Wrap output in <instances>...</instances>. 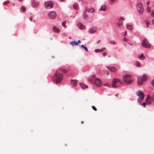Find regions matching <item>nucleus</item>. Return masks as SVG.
I'll list each match as a JSON object with an SVG mask.
<instances>
[{
    "instance_id": "obj_1",
    "label": "nucleus",
    "mask_w": 154,
    "mask_h": 154,
    "mask_svg": "<svg viewBox=\"0 0 154 154\" xmlns=\"http://www.w3.org/2000/svg\"><path fill=\"white\" fill-rule=\"evenodd\" d=\"M67 72L66 70L63 69L61 68L58 69L53 77V81L57 83H60L63 80V75Z\"/></svg>"
},
{
    "instance_id": "obj_2",
    "label": "nucleus",
    "mask_w": 154,
    "mask_h": 154,
    "mask_svg": "<svg viewBox=\"0 0 154 154\" xmlns=\"http://www.w3.org/2000/svg\"><path fill=\"white\" fill-rule=\"evenodd\" d=\"M123 79L126 83L130 84L132 83L131 76L130 75L126 74L123 77Z\"/></svg>"
},
{
    "instance_id": "obj_3",
    "label": "nucleus",
    "mask_w": 154,
    "mask_h": 154,
    "mask_svg": "<svg viewBox=\"0 0 154 154\" xmlns=\"http://www.w3.org/2000/svg\"><path fill=\"white\" fill-rule=\"evenodd\" d=\"M142 77L143 78L140 76L137 77V83L139 85H142L143 81H146L148 79L147 76L145 74L143 75Z\"/></svg>"
},
{
    "instance_id": "obj_4",
    "label": "nucleus",
    "mask_w": 154,
    "mask_h": 154,
    "mask_svg": "<svg viewBox=\"0 0 154 154\" xmlns=\"http://www.w3.org/2000/svg\"><path fill=\"white\" fill-rule=\"evenodd\" d=\"M137 95L139 97L137 100L138 101L139 103H140L144 99V94L142 91H139L137 92Z\"/></svg>"
},
{
    "instance_id": "obj_5",
    "label": "nucleus",
    "mask_w": 154,
    "mask_h": 154,
    "mask_svg": "<svg viewBox=\"0 0 154 154\" xmlns=\"http://www.w3.org/2000/svg\"><path fill=\"white\" fill-rule=\"evenodd\" d=\"M137 10L139 14H142L143 10L142 3L141 2H140L137 5Z\"/></svg>"
},
{
    "instance_id": "obj_6",
    "label": "nucleus",
    "mask_w": 154,
    "mask_h": 154,
    "mask_svg": "<svg viewBox=\"0 0 154 154\" xmlns=\"http://www.w3.org/2000/svg\"><path fill=\"white\" fill-rule=\"evenodd\" d=\"M142 45L143 47L146 48H150L151 47L150 44L147 41L146 38L144 39L143 41Z\"/></svg>"
},
{
    "instance_id": "obj_7",
    "label": "nucleus",
    "mask_w": 154,
    "mask_h": 154,
    "mask_svg": "<svg viewBox=\"0 0 154 154\" xmlns=\"http://www.w3.org/2000/svg\"><path fill=\"white\" fill-rule=\"evenodd\" d=\"M45 8L48 9L52 8L53 7V4L51 1L46 2L44 3Z\"/></svg>"
},
{
    "instance_id": "obj_8",
    "label": "nucleus",
    "mask_w": 154,
    "mask_h": 154,
    "mask_svg": "<svg viewBox=\"0 0 154 154\" xmlns=\"http://www.w3.org/2000/svg\"><path fill=\"white\" fill-rule=\"evenodd\" d=\"M57 16L56 13L53 11L49 12L48 14V16L50 18L53 19L55 18Z\"/></svg>"
},
{
    "instance_id": "obj_9",
    "label": "nucleus",
    "mask_w": 154,
    "mask_h": 154,
    "mask_svg": "<svg viewBox=\"0 0 154 154\" xmlns=\"http://www.w3.org/2000/svg\"><path fill=\"white\" fill-rule=\"evenodd\" d=\"M94 84L96 86L100 87L101 85V83L100 79L98 78L96 79L94 81Z\"/></svg>"
},
{
    "instance_id": "obj_10",
    "label": "nucleus",
    "mask_w": 154,
    "mask_h": 154,
    "mask_svg": "<svg viewBox=\"0 0 154 154\" xmlns=\"http://www.w3.org/2000/svg\"><path fill=\"white\" fill-rule=\"evenodd\" d=\"M118 82H119L120 83H121V82H120V81L118 79H114L112 83V86L114 88L117 87L118 86H116V85Z\"/></svg>"
},
{
    "instance_id": "obj_11",
    "label": "nucleus",
    "mask_w": 154,
    "mask_h": 154,
    "mask_svg": "<svg viewBox=\"0 0 154 154\" xmlns=\"http://www.w3.org/2000/svg\"><path fill=\"white\" fill-rule=\"evenodd\" d=\"M81 43V41L80 40H79L77 42H76L75 41H72V42H70V45L73 46L74 45H77L78 43Z\"/></svg>"
},
{
    "instance_id": "obj_12",
    "label": "nucleus",
    "mask_w": 154,
    "mask_h": 154,
    "mask_svg": "<svg viewBox=\"0 0 154 154\" xmlns=\"http://www.w3.org/2000/svg\"><path fill=\"white\" fill-rule=\"evenodd\" d=\"M78 27L80 29L82 30L85 29V26L82 23H79L77 25Z\"/></svg>"
},
{
    "instance_id": "obj_13",
    "label": "nucleus",
    "mask_w": 154,
    "mask_h": 154,
    "mask_svg": "<svg viewBox=\"0 0 154 154\" xmlns=\"http://www.w3.org/2000/svg\"><path fill=\"white\" fill-rule=\"evenodd\" d=\"M107 68L111 71L116 72L117 71L116 69L114 67H110L107 66Z\"/></svg>"
},
{
    "instance_id": "obj_14",
    "label": "nucleus",
    "mask_w": 154,
    "mask_h": 154,
    "mask_svg": "<svg viewBox=\"0 0 154 154\" xmlns=\"http://www.w3.org/2000/svg\"><path fill=\"white\" fill-rule=\"evenodd\" d=\"M32 5L34 7H37L39 5L38 2L34 1L32 2Z\"/></svg>"
},
{
    "instance_id": "obj_15",
    "label": "nucleus",
    "mask_w": 154,
    "mask_h": 154,
    "mask_svg": "<svg viewBox=\"0 0 154 154\" xmlns=\"http://www.w3.org/2000/svg\"><path fill=\"white\" fill-rule=\"evenodd\" d=\"M73 8L76 10L79 9V7L78 4L77 3H75L73 5Z\"/></svg>"
},
{
    "instance_id": "obj_16",
    "label": "nucleus",
    "mask_w": 154,
    "mask_h": 154,
    "mask_svg": "<svg viewBox=\"0 0 154 154\" xmlns=\"http://www.w3.org/2000/svg\"><path fill=\"white\" fill-rule=\"evenodd\" d=\"M88 32L90 34H93L96 32V31L94 28H91L89 29Z\"/></svg>"
},
{
    "instance_id": "obj_17",
    "label": "nucleus",
    "mask_w": 154,
    "mask_h": 154,
    "mask_svg": "<svg viewBox=\"0 0 154 154\" xmlns=\"http://www.w3.org/2000/svg\"><path fill=\"white\" fill-rule=\"evenodd\" d=\"M100 11H104L106 10V7L105 5H103L99 9Z\"/></svg>"
},
{
    "instance_id": "obj_18",
    "label": "nucleus",
    "mask_w": 154,
    "mask_h": 154,
    "mask_svg": "<svg viewBox=\"0 0 154 154\" xmlns=\"http://www.w3.org/2000/svg\"><path fill=\"white\" fill-rule=\"evenodd\" d=\"M71 82L72 85L74 86H75L76 85V84L78 82L77 80H72Z\"/></svg>"
},
{
    "instance_id": "obj_19",
    "label": "nucleus",
    "mask_w": 154,
    "mask_h": 154,
    "mask_svg": "<svg viewBox=\"0 0 154 154\" xmlns=\"http://www.w3.org/2000/svg\"><path fill=\"white\" fill-rule=\"evenodd\" d=\"M150 99L151 97L150 95H148L146 100V103L149 104L150 103Z\"/></svg>"
},
{
    "instance_id": "obj_20",
    "label": "nucleus",
    "mask_w": 154,
    "mask_h": 154,
    "mask_svg": "<svg viewBox=\"0 0 154 154\" xmlns=\"http://www.w3.org/2000/svg\"><path fill=\"white\" fill-rule=\"evenodd\" d=\"M53 30L55 32L58 33L60 32L59 29L58 28H56L55 26H54L53 27Z\"/></svg>"
},
{
    "instance_id": "obj_21",
    "label": "nucleus",
    "mask_w": 154,
    "mask_h": 154,
    "mask_svg": "<svg viewBox=\"0 0 154 154\" xmlns=\"http://www.w3.org/2000/svg\"><path fill=\"white\" fill-rule=\"evenodd\" d=\"M80 86L82 88H86L88 87V86L87 85L82 83H80Z\"/></svg>"
},
{
    "instance_id": "obj_22",
    "label": "nucleus",
    "mask_w": 154,
    "mask_h": 154,
    "mask_svg": "<svg viewBox=\"0 0 154 154\" xmlns=\"http://www.w3.org/2000/svg\"><path fill=\"white\" fill-rule=\"evenodd\" d=\"M138 58L140 60H143L145 58V57L143 55V54H142L140 55L139 56Z\"/></svg>"
},
{
    "instance_id": "obj_23",
    "label": "nucleus",
    "mask_w": 154,
    "mask_h": 154,
    "mask_svg": "<svg viewBox=\"0 0 154 154\" xmlns=\"http://www.w3.org/2000/svg\"><path fill=\"white\" fill-rule=\"evenodd\" d=\"M122 24V22L120 20H119L118 22L117 23L116 25L118 27H120Z\"/></svg>"
},
{
    "instance_id": "obj_24",
    "label": "nucleus",
    "mask_w": 154,
    "mask_h": 154,
    "mask_svg": "<svg viewBox=\"0 0 154 154\" xmlns=\"http://www.w3.org/2000/svg\"><path fill=\"white\" fill-rule=\"evenodd\" d=\"M127 28L130 30H131L133 29L132 26L131 25L128 24L127 25Z\"/></svg>"
},
{
    "instance_id": "obj_25",
    "label": "nucleus",
    "mask_w": 154,
    "mask_h": 154,
    "mask_svg": "<svg viewBox=\"0 0 154 154\" xmlns=\"http://www.w3.org/2000/svg\"><path fill=\"white\" fill-rule=\"evenodd\" d=\"M94 9L93 8H90L88 11V12L90 13H93L94 12Z\"/></svg>"
},
{
    "instance_id": "obj_26",
    "label": "nucleus",
    "mask_w": 154,
    "mask_h": 154,
    "mask_svg": "<svg viewBox=\"0 0 154 154\" xmlns=\"http://www.w3.org/2000/svg\"><path fill=\"white\" fill-rule=\"evenodd\" d=\"M96 49L95 50V52L96 53H97L99 52H101L103 51V49Z\"/></svg>"
},
{
    "instance_id": "obj_27",
    "label": "nucleus",
    "mask_w": 154,
    "mask_h": 154,
    "mask_svg": "<svg viewBox=\"0 0 154 154\" xmlns=\"http://www.w3.org/2000/svg\"><path fill=\"white\" fill-rule=\"evenodd\" d=\"M136 65L137 66V67H139L141 66V65L140 63L138 61H137L136 63Z\"/></svg>"
},
{
    "instance_id": "obj_28",
    "label": "nucleus",
    "mask_w": 154,
    "mask_h": 154,
    "mask_svg": "<svg viewBox=\"0 0 154 154\" xmlns=\"http://www.w3.org/2000/svg\"><path fill=\"white\" fill-rule=\"evenodd\" d=\"M83 17L84 19H85L87 18L88 15H87L85 13H84L83 14Z\"/></svg>"
},
{
    "instance_id": "obj_29",
    "label": "nucleus",
    "mask_w": 154,
    "mask_h": 154,
    "mask_svg": "<svg viewBox=\"0 0 154 154\" xmlns=\"http://www.w3.org/2000/svg\"><path fill=\"white\" fill-rule=\"evenodd\" d=\"M66 23V21H63L62 22V25L64 28H65L66 27V26L65 25Z\"/></svg>"
},
{
    "instance_id": "obj_30",
    "label": "nucleus",
    "mask_w": 154,
    "mask_h": 154,
    "mask_svg": "<svg viewBox=\"0 0 154 154\" xmlns=\"http://www.w3.org/2000/svg\"><path fill=\"white\" fill-rule=\"evenodd\" d=\"M144 22L146 23L147 27H148L149 26V22L147 20H145Z\"/></svg>"
},
{
    "instance_id": "obj_31",
    "label": "nucleus",
    "mask_w": 154,
    "mask_h": 154,
    "mask_svg": "<svg viewBox=\"0 0 154 154\" xmlns=\"http://www.w3.org/2000/svg\"><path fill=\"white\" fill-rule=\"evenodd\" d=\"M147 11L149 12H150V8L148 6L147 7Z\"/></svg>"
},
{
    "instance_id": "obj_32",
    "label": "nucleus",
    "mask_w": 154,
    "mask_h": 154,
    "mask_svg": "<svg viewBox=\"0 0 154 154\" xmlns=\"http://www.w3.org/2000/svg\"><path fill=\"white\" fill-rule=\"evenodd\" d=\"M9 2V1H5L3 2V4L5 5L8 4Z\"/></svg>"
},
{
    "instance_id": "obj_33",
    "label": "nucleus",
    "mask_w": 154,
    "mask_h": 154,
    "mask_svg": "<svg viewBox=\"0 0 154 154\" xmlns=\"http://www.w3.org/2000/svg\"><path fill=\"white\" fill-rule=\"evenodd\" d=\"M109 42L112 44H115V42L114 41H110Z\"/></svg>"
},
{
    "instance_id": "obj_34",
    "label": "nucleus",
    "mask_w": 154,
    "mask_h": 154,
    "mask_svg": "<svg viewBox=\"0 0 154 154\" xmlns=\"http://www.w3.org/2000/svg\"><path fill=\"white\" fill-rule=\"evenodd\" d=\"M92 108L95 111H97V108L94 106H92Z\"/></svg>"
},
{
    "instance_id": "obj_35",
    "label": "nucleus",
    "mask_w": 154,
    "mask_h": 154,
    "mask_svg": "<svg viewBox=\"0 0 154 154\" xmlns=\"http://www.w3.org/2000/svg\"><path fill=\"white\" fill-rule=\"evenodd\" d=\"M21 10H22V11H25L26 9H25V8H24L21 7Z\"/></svg>"
},
{
    "instance_id": "obj_36",
    "label": "nucleus",
    "mask_w": 154,
    "mask_h": 154,
    "mask_svg": "<svg viewBox=\"0 0 154 154\" xmlns=\"http://www.w3.org/2000/svg\"><path fill=\"white\" fill-rule=\"evenodd\" d=\"M81 47L82 48H87V47L85 46L84 45H81Z\"/></svg>"
},
{
    "instance_id": "obj_37",
    "label": "nucleus",
    "mask_w": 154,
    "mask_h": 154,
    "mask_svg": "<svg viewBox=\"0 0 154 154\" xmlns=\"http://www.w3.org/2000/svg\"><path fill=\"white\" fill-rule=\"evenodd\" d=\"M151 84L152 86H154V80H153L152 82H151Z\"/></svg>"
},
{
    "instance_id": "obj_38",
    "label": "nucleus",
    "mask_w": 154,
    "mask_h": 154,
    "mask_svg": "<svg viewBox=\"0 0 154 154\" xmlns=\"http://www.w3.org/2000/svg\"><path fill=\"white\" fill-rule=\"evenodd\" d=\"M147 6L149 4V1H148L147 2Z\"/></svg>"
},
{
    "instance_id": "obj_39",
    "label": "nucleus",
    "mask_w": 154,
    "mask_h": 154,
    "mask_svg": "<svg viewBox=\"0 0 154 154\" xmlns=\"http://www.w3.org/2000/svg\"><path fill=\"white\" fill-rule=\"evenodd\" d=\"M151 15H152V16L153 17H154V12H153L152 13H151Z\"/></svg>"
},
{
    "instance_id": "obj_40",
    "label": "nucleus",
    "mask_w": 154,
    "mask_h": 154,
    "mask_svg": "<svg viewBox=\"0 0 154 154\" xmlns=\"http://www.w3.org/2000/svg\"><path fill=\"white\" fill-rule=\"evenodd\" d=\"M102 55L104 56H105L106 55V54L105 53H103L102 54Z\"/></svg>"
},
{
    "instance_id": "obj_41",
    "label": "nucleus",
    "mask_w": 154,
    "mask_h": 154,
    "mask_svg": "<svg viewBox=\"0 0 154 154\" xmlns=\"http://www.w3.org/2000/svg\"><path fill=\"white\" fill-rule=\"evenodd\" d=\"M142 105H143V106L144 107H145V103L144 102L143 103H142Z\"/></svg>"
},
{
    "instance_id": "obj_42",
    "label": "nucleus",
    "mask_w": 154,
    "mask_h": 154,
    "mask_svg": "<svg viewBox=\"0 0 154 154\" xmlns=\"http://www.w3.org/2000/svg\"><path fill=\"white\" fill-rule=\"evenodd\" d=\"M125 34L124 35V36H125V35H126V33H127V32H126V31H125Z\"/></svg>"
},
{
    "instance_id": "obj_43",
    "label": "nucleus",
    "mask_w": 154,
    "mask_h": 154,
    "mask_svg": "<svg viewBox=\"0 0 154 154\" xmlns=\"http://www.w3.org/2000/svg\"><path fill=\"white\" fill-rule=\"evenodd\" d=\"M152 23L153 24H154V19L152 20Z\"/></svg>"
},
{
    "instance_id": "obj_44",
    "label": "nucleus",
    "mask_w": 154,
    "mask_h": 154,
    "mask_svg": "<svg viewBox=\"0 0 154 154\" xmlns=\"http://www.w3.org/2000/svg\"><path fill=\"white\" fill-rule=\"evenodd\" d=\"M120 18H121L122 20H125L124 19V18H123V17H120Z\"/></svg>"
},
{
    "instance_id": "obj_45",
    "label": "nucleus",
    "mask_w": 154,
    "mask_h": 154,
    "mask_svg": "<svg viewBox=\"0 0 154 154\" xmlns=\"http://www.w3.org/2000/svg\"><path fill=\"white\" fill-rule=\"evenodd\" d=\"M29 19L31 21L32 20V17H29Z\"/></svg>"
},
{
    "instance_id": "obj_46",
    "label": "nucleus",
    "mask_w": 154,
    "mask_h": 154,
    "mask_svg": "<svg viewBox=\"0 0 154 154\" xmlns=\"http://www.w3.org/2000/svg\"><path fill=\"white\" fill-rule=\"evenodd\" d=\"M152 97V99L154 100V94H153Z\"/></svg>"
},
{
    "instance_id": "obj_47",
    "label": "nucleus",
    "mask_w": 154,
    "mask_h": 154,
    "mask_svg": "<svg viewBox=\"0 0 154 154\" xmlns=\"http://www.w3.org/2000/svg\"><path fill=\"white\" fill-rule=\"evenodd\" d=\"M86 51H88V49H84Z\"/></svg>"
},
{
    "instance_id": "obj_48",
    "label": "nucleus",
    "mask_w": 154,
    "mask_h": 154,
    "mask_svg": "<svg viewBox=\"0 0 154 154\" xmlns=\"http://www.w3.org/2000/svg\"><path fill=\"white\" fill-rule=\"evenodd\" d=\"M115 96H116V97H118V94H115Z\"/></svg>"
},
{
    "instance_id": "obj_49",
    "label": "nucleus",
    "mask_w": 154,
    "mask_h": 154,
    "mask_svg": "<svg viewBox=\"0 0 154 154\" xmlns=\"http://www.w3.org/2000/svg\"><path fill=\"white\" fill-rule=\"evenodd\" d=\"M112 2H114L116 0H110Z\"/></svg>"
},
{
    "instance_id": "obj_50",
    "label": "nucleus",
    "mask_w": 154,
    "mask_h": 154,
    "mask_svg": "<svg viewBox=\"0 0 154 154\" xmlns=\"http://www.w3.org/2000/svg\"><path fill=\"white\" fill-rule=\"evenodd\" d=\"M95 76L94 75H93V76L92 78H94V77H95Z\"/></svg>"
},
{
    "instance_id": "obj_51",
    "label": "nucleus",
    "mask_w": 154,
    "mask_h": 154,
    "mask_svg": "<svg viewBox=\"0 0 154 154\" xmlns=\"http://www.w3.org/2000/svg\"><path fill=\"white\" fill-rule=\"evenodd\" d=\"M100 41V40H99L97 42V43H98Z\"/></svg>"
},
{
    "instance_id": "obj_52",
    "label": "nucleus",
    "mask_w": 154,
    "mask_h": 154,
    "mask_svg": "<svg viewBox=\"0 0 154 154\" xmlns=\"http://www.w3.org/2000/svg\"><path fill=\"white\" fill-rule=\"evenodd\" d=\"M126 38H124V41H125L126 40Z\"/></svg>"
},
{
    "instance_id": "obj_53",
    "label": "nucleus",
    "mask_w": 154,
    "mask_h": 154,
    "mask_svg": "<svg viewBox=\"0 0 154 154\" xmlns=\"http://www.w3.org/2000/svg\"><path fill=\"white\" fill-rule=\"evenodd\" d=\"M18 1H19L20 2H21L23 0H18Z\"/></svg>"
},
{
    "instance_id": "obj_54",
    "label": "nucleus",
    "mask_w": 154,
    "mask_h": 154,
    "mask_svg": "<svg viewBox=\"0 0 154 154\" xmlns=\"http://www.w3.org/2000/svg\"><path fill=\"white\" fill-rule=\"evenodd\" d=\"M83 122H81V123H82V124H83Z\"/></svg>"
},
{
    "instance_id": "obj_55",
    "label": "nucleus",
    "mask_w": 154,
    "mask_h": 154,
    "mask_svg": "<svg viewBox=\"0 0 154 154\" xmlns=\"http://www.w3.org/2000/svg\"><path fill=\"white\" fill-rule=\"evenodd\" d=\"M63 1V0H61V1Z\"/></svg>"
}]
</instances>
